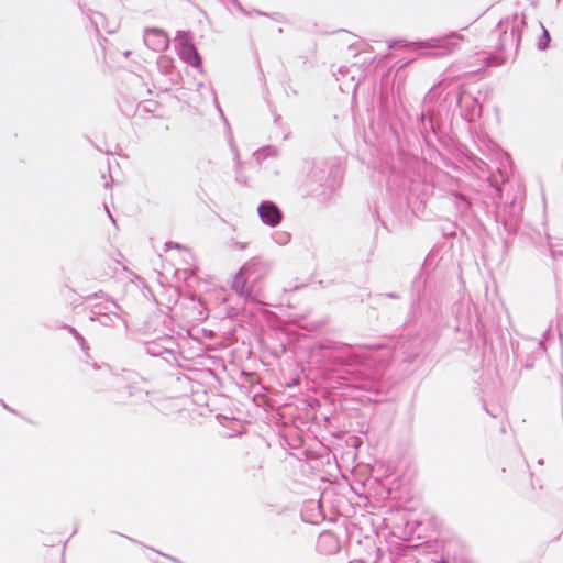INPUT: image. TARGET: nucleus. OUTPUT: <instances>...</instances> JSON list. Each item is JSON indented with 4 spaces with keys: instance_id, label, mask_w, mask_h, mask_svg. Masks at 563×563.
<instances>
[{
    "instance_id": "nucleus-1",
    "label": "nucleus",
    "mask_w": 563,
    "mask_h": 563,
    "mask_svg": "<svg viewBox=\"0 0 563 563\" xmlns=\"http://www.w3.org/2000/svg\"><path fill=\"white\" fill-rule=\"evenodd\" d=\"M464 37L457 33H451L450 35L441 38H431L426 42L418 43L417 45L421 48H443L446 54L452 53L463 42Z\"/></svg>"
},
{
    "instance_id": "nucleus-2",
    "label": "nucleus",
    "mask_w": 563,
    "mask_h": 563,
    "mask_svg": "<svg viewBox=\"0 0 563 563\" xmlns=\"http://www.w3.org/2000/svg\"><path fill=\"white\" fill-rule=\"evenodd\" d=\"M261 219L268 225H277L282 220V212L276 205L271 201H264L258 207Z\"/></svg>"
},
{
    "instance_id": "nucleus-3",
    "label": "nucleus",
    "mask_w": 563,
    "mask_h": 563,
    "mask_svg": "<svg viewBox=\"0 0 563 563\" xmlns=\"http://www.w3.org/2000/svg\"><path fill=\"white\" fill-rule=\"evenodd\" d=\"M156 37V43H153L155 45L156 49H165L168 46V37L167 35L157 29H151L146 31V42H151V37Z\"/></svg>"
},
{
    "instance_id": "nucleus-4",
    "label": "nucleus",
    "mask_w": 563,
    "mask_h": 563,
    "mask_svg": "<svg viewBox=\"0 0 563 563\" xmlns=\"http://www.w3.org/2000/svg\"><path fill=\"white\" fill-rule=\"evenodd\" d=\"M181 54H183L184 58L192 66L200 65V57H199L197 51L192 46L184 47Z\"/></svg>"
},
{
    "instance_id": "nucleus-5",
    "label": "nucleus",
    "mask_w": 563,
    "mask_h": 563,
    "mask_svg": "<svg viewBox=\"0 0 563 563\" xmlns=\"http://www.w3.org/2000/svg\"><path fill=\"white\" fill-rule=\"evenodd\" d=\"M550 42V35L545 29L542 30L541 41L539 43L540 48H545Z\"/></svg>"
},
{
    "instance_id": "nucleus-6",
    "label": "nucleus",
    "mask_w": 563,
    "mask_h": 563,
    "mask_svg": "<svg viewBox=\"0 0 563 563\" xmlns=\"http://www.w3.org/2000/svg\"><path fill=\"white\" fill-rule=\"evenodd\" d=\"M441 563H446V562H444V561H443V562H441Z\"/></svg>"
}]
</instances>
